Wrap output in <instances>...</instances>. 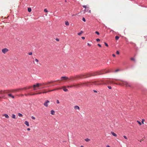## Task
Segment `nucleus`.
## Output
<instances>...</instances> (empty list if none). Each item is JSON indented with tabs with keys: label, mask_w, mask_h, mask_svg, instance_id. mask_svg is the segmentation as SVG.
I'll return each mask as SVG.
<instances>
[{
	"label": "nucleus",
	"mask_w": 147,
	"mask_h": 147,
	"mask_svg": "<svg viewBox=\"0 0 147 147\" xmlns=\"http://www.w3.org/2000/svg\"><path fill=\"white\" fill-rule=\"evenodd\" d=\"M102 74V73H101L100 72L96 71L89 74H85L83 75V76H85L86 77H87L91 76H95L97 75H100Z\"/></svg>",
	"instance_id": "1"
},
{
	"label": "nucleus",
	"mask_w": 147,
	"mask_h": 147,
	"mask_svg": "<svg viewBox=\"0 0 147 147\" xmlns=\"http://www.w3.org/2000/svg\"><path fill=\"white\" fill-rule=\"evenodd\" d=\"M92 84H91V83L89 82H86L85 83H84L83 84L81 83L80 84H76L74 86L78 88L79 87L81 86H89L90 85Z\"/></svg>",
	"instance_id": "2"
},
{
	"label": "nucleus",
	"mask_w": 147,
	"mask_h": 147,
	"mask_svg": "<svg viewBox=\"0 0 147 147\" xmlns=\"http://www.w3.org/2000/svg\"><path fill=\"white\" fill-rule=\"evenodd\" d=\"M42 84H41V83H36V84H34V85H33V86L34 88V90H36V89L35 88V87H38L39 86H41Z\"/></svg>",
	"instance_id": "3"
},
{
	"label": "nucleus",
	"mask_w": 147,
	"mask_h": 147,
	"mask_svg": "<svg viewBox=\"0 0 147 147\" xmlns=\"http://www.w3.org/2000/svg\"><path fill=\"white\" fill-rule=\"evenodd\" d=\"M123 85H125L126 86H130L128 83L125 81H123Z\"/></svg>",
	"instance_id": "4"
},
{
	"label": "nucleus",
	"mask_w": 147,
	"mask_h": 147,
	"mask_svg": "<svg viewBox=\"0 0 147 147\" xmlns=\"http://www.w3.org/2000/svg\"><path fill=\"white\" fill-rule=\"evenodd\" d=\"M49 102V101L48 100H46L44 103V105L45 106L47 107L48 106V103Z\"/></svg>",
	"instance_id": "5"
},
{
	"label": "nucleus",
	"mask_w": 147,
	"mask_h": 147,
	"mask_svg": "<svg viewBox=\"0 0 147 147\" xmlns=\"http://www.w3.org/2000/svg\"><path fill=\"white\" fill-rule=\"evenodd\" d=\"M8 49L7 48H4L2 49V51L3 53L5 54L8 51Z\"/></svg>",
	"instance_id": "6"
},
{
	"label": "nucleus",
	"mask_w": 147,
	"mask_h": 147,
	"mask_svg": "<svg viewBox=\"0 0 147 147\" xmlns=\"http://www.w3.org/2000/svg\"><path fill=\"white\" fill-rule=\"evenodd\" d=\"M56 81H51L50 82H48L47 83H43V84H45V85H47L50 83H53V82H55Z\"/></svg>",
	"instance_id": "7"
},
{
	"label": "nucleus",
	"mask_w": 147,
	"mask_h": 147,
	"mask_svg": "<svg viewBox=\"0 0 147 147\" xmlns=\"http://www.w3.org/2000/svg\"><path fill=\"white\" fill-rule=\"evenodd\" d=\"M61 78L62 80H67L68 79V78L66 76H62Z\"/></svg>",
	"instance_id": "8"
},
{
	"label": "nucleus",
	"mask_w": 147,
	"mask_h": 147,
	"mask_svg": "<svg viewBox=\"0 0 147 147\" xmlns=\"http://www.w3.org/2000/svg\"><path fill=\"white\" fill-rule=\"evenodd\" d=\"M2 115L3 116H5V117L6 118H8L9 117V116L7 114H4Z\"/></svg>",
	"instance_id": "9"
},
{
	"label": "nucleus",
	"mask_w": 147,
	"mask_h": 147,
	"mask_svg": "<svg viewBox=\"0 0 147 147\" xmlns=\"http://www.w3.org/2000/svg\"><path fill=\"white\" fill-rule=\"evenodd\" d=\"M111 133L112 134V135L114 137H116L117 136V134L113 132H111Z\"/></svg>",
	"instance_id": "10"
},
{
	"label": "nucleus",
	"mask_w": 147,
	"mask_h": 147,
	"mask_svg": "<svg viewBox=\"0 0 147 147\" xmlns=\"http://www.w3.org/2000/svg\"><path fill=\"white\" fill-rule=\"evenodd\" d=\"M24 123L26 125H27V126H29V122L27 121H25V122H24Z\"/></svg>",
	"instance_id": "11"
},
{
	"label": "nucleus",
	"mask_w": 147,
	"mask_h": 147,
	"mask_svg": "<svg viewBox=\"0 0 147 147\" xmlns=\"http://www.w3.org/2000/svg\"><path fill=\"white\" fill-rule=\"evenodd\" d=\"M74 109L76 110H77V109L79 110L80 109V107L76 105V106H74Z\"/></svg>",
	"instance_id": "12"
},
{
	"label": "nucleus",
	"mask_w": 147,
	"mask_h": 147,
	"mask_svg": "<svg viewBox=\"0 0 147 147\" xmlns=\"http://www.w3.org/2000/svg\"><path fill=\"white\" fill-rule=\"evenodd\" d=\"M55 111L54 110H52L51 111V114L52 115H54L55 114Z\"/></svg>",
	"instance_id": "13"
},
{
	"label": "nucleus",
	"mask_w": 147,
	"mask_h": 147,
	"mask_svg": "<svg viewBox=\"0 0 147 147\" xmlns=\"http://www.w3.org/2000/svg\"><path fill=\"white\" fill-rule=\"evenodd\" d=\"M31 87L29 86L27 87H25L23 88V89L24 90H26L27 89H29Z\"/></svg>",
	"instance_id": "14"
},
{
	"label": "nucleus",
	"mask_w": 147,
	"mask_h": 147,
	"mask_svg": "<svg viewBox=\"0 0 147 147\" xmlns=\"http://www.w3.org/2000/svg\"><path fill=\"white\" fill-rule=\"evenodd\" d=\"M8 95L9 96L11 97H12V98H14V96H13L12 94H8Z\"/></svg>",
	"instance_id": "15"
},
{
	"label": "nucleus",
	"mask_w": 147,
	"mask_h": 147,
	"mask_svg": "<svg viewBox=\"0 0 147 147\" xmlns=\"http://www.w3.org/2000/svg\"><path fill=\"white\" fill-rule=\"evenodd\" d=\"M88 10H89L88 12H89V13H90V10H89V8L88 7L86 8V11L85 12H84V13H85L86 11H88Z\"/></svg>",
	"instance_id": "16"
},
{
	"label": "nucleus",
	"mask_w": 147,
	"mask_h": 147,
	"mask_svg": "<svg viewBox=\"0 0 147 147\" xmlns=\"http://www.w3.org/2000/svg\"><path fill=\"white\" fill-rule=\"evenodd\" d=\"M65 24L66 25L68 26L69 25V23L67 21H66L65 22Z\"/></svg>",
	"instance_id": "17"
},
{
	"label": "nucleus",
	"mask_w": 147,
	"mask_h": 147,
	"mask_svg": "<svg viewBox=\"0 0 147 147\" xmlns=\"http://www.w3.org/2000/svg\"><path fill=\"white\" fill-rule=\"evenodd\" d=\"M83 33V31H81L80 32H79L78 33V35H80L82 33Z\"/></svg>",
	"instance_id": "18"
},
{
	"label": "nucleus",
	"mask_w": 147,
	"mask_h": 147,
	"mask_svg": "<svg viewBox=\"0 0 147 147\" xmlns=\"http://www.w3.org/2000/svg\"><path fill=\"white\" fill-rule=\"evenodd\" d=\"M83 7L85 8V10H84V12H85L86 11V6L85 5H84L83 6Z\"/></svg>",
	"instance_id": "19"
},
{
	"label": "nucleus",
	"mask_w": 147,
	"mask_h": 147,
	"mask_svg": "<svg viewBox=\"0 0 147 147\" xmlns=\"http://www.w3.org/2000/svg\"><path fill=\"white\" fill-rule=\"evenodd\" d=\"M119 38V37L117 36H116L115 37V39L116 40H117Z\"/></svg>",
	"instance_id": "20"
},
{
	"label": "nucleus",
	"mask_w": 147,
	"mask_h": 147,
	"mask_svg": "<svg viewBox=\"0 0 147 147\" xmlns=\"http://www.w3.org/2000/svg\"><path fill=\"white\" fill-rule=\"evenodd\" d=\"M18 116L20 117H22L23 116V115L21 113H19L18 114Z\"/></svg>",
	"instance_id": "21"
},
{
	"label": "nucleus",
	"mask_w": 147,
	"mask_h": 147,
	"mask_svg": "<svg viewBox=\"0 0 147 147\" xmlns=\"http://www.w3.org/2000/svg\"><path fill=\"white\" fill-rule=\"evenodd\" d=\"M31 10H32L31 8L30 7L28 8V10L29 12H30L31 11Z\"/></svg>",
	"instance_id": "22"
},
{
	"label": "nucleus",
	"mask_w": 147,
	"mask_h": 147,
	"mask_svg": "<svg viewBox=\"0 0 147 147\" xmlns=\"http://www.w3.org/2000/svg\"><path fill=\"white\" fill-rule=\"evenodd\" d=\"M16 115L14 114H13L12 115V117L13 119H16Z\"/></svg>",
	"instance_id": "23"
},
{
	"label": "nucleus",
	"mask_w": 147,
	"mask_h": 147,
	"mask_svg": "<svg viewBox=\"0 0 147 147\" xmlns=\"http://www.w3.org/2000/svg\"><path fill=\"white\" fill-rule=\"evenodd\" d=\"M63 90L65 92H67L68 91V90L65 88L63 89Z\"/></svg>",
	"instance_id": "24"
},
{
	"label": "nucleus",
	"mask_w": 147,
	"mask_h": 147,
	"mask_svg": "<svg viewBox=\"0 0 147 147\" xmlns=\"http://www.w3.org/2000/svg\"><path fill=\"white\" fill-rule=\"evenodd\" d=\"M137 122L138 123V124H139V125H142V123L141 122H140V121H139L138 120H137Z\"/></svg>",
	"instance_id": "25"
},
{
	"label": "nucleus",
	"mask_w": 147,
	"mask_h": 147,
	"mask_svg": "<svg viewBox=\"0 0 147 147\" xmlns=\"http://www.w3.org/2000/svg\"><path fill=\"white\" fill-rule=\"evenodd\" d=\"M85 140L86 142H88L90 141V139L89 138H87L85 139Z\"/></svg>",
	"instance_id": "26"
},
{
	"label": "nucleus",
	"mask_w": 147,
	"mask_h": 147,
	"mask_svg": "<svg viewBox=\"0 0 147 147\" xmlns=\"http://www.w3.org/2000/svg\"><path fill=\"white\" fill-rule=\"evenodd\" d=\"M95 33L98 35H99L100 34L99 33L98 31H96L95 32Z\"/></svg>",
	"instance_id": "27"
},
{
	"label": "nucleus",
	"mask_w": 147,
	"mask_h": 147,
	"mask_svg": "<svg viewBox=\"0 0 147 147\" xmlns=\"http://www.w3.org/2000/svg\"><path fill=\"white\" fill-rule=\"evenodd\" d=\"M44 11L45 12H47L48 10L47 9H44Z\"/></svg>",
	"instance_id": "28"
},
{
	"label": "nucleus",
	"mask_w": 147,
	"mask_h": 147,
	"mask_svg": "<svg viewBox=\"0 0 147 147\" xmlns=\"http://www.w3.org/2000/svg\"><path fill=\"white\" fill-rule=\"evenodd\" d=\"M82 21H84V22H86V19H85V18H84V17H83V18H82Z\"/></svg>",
	"instance_id": "29"
},
{
	"label": "nucleus",
	"mask_w": 147,
	"mask_h": 147,
	"mask_svg": "<svg viewBox=\"0 0 147 147\" xmlns=\"http://www.w3.org/2000/svg\"><path fill=\"white\" fill-rule=\"evenodd\" d=\"M104 44L106 46H107V47H108V44L106 42H105Z\"/></svg>",
	"instance_id": "30"
},
{
	"label": "nucleus",
	"mask_w": 147,
	"mask_h": 147,
	"mask_svg": "<svg viewBox=\"0 0 147 147\" xmlns=\"http://www.w3.org/2000/svg\"><path fill=\"white\" fill-rule=\"evenodd\" d=\"M144 119H142V123L143 124H144Z\"/></svg>",
	"instance_id": "31"
},
{
	"label": "nucleus",
	"mask_w": 147,
	"mask_h": 147,
	"mask_svg": "<svg viewBox=\"0 0 147 147\" xmlns=\"http://www.w3.org/2000/svg\"><path fill=\"white\" fill-rule=\"evenodd\" d=\"M123 137L125 139H127V137L125 136H123Z\"/></svg>",
	"instance_id": "32"
},
{
	"label": "nucleus",
	"mask_w": 147,
	"mask_h": 147,
	"mask_svg": "<svg viewBox=\"0 0 147 147\" xmlns=\"http://www.w3.org/2000/svg\"><path fill=\"white\" fill-rule=\"evenodd\" d=\"M100 39L99 38H97L96 39V41L98 42L100 41Z\"/></svg>",
	"instance_id": "33"
},
{
	"label": "nucleus",
	"mask_w": 147,
	"mask_h": 147,
	"mask_svg": "<svg viewBox=\"0 0 147 147\" xmlns=\"http://www.w3.org/2000/svg\"><path fill=\"white\" fill-rule=\"evenodd\" d=\"M31 117L32 119H35V118L33 116H32Z\"/></svg>",
	"instance_id": "34"
},
{
	"label": "nucleus",
	"mask_w": 147,
	"mask_h": 147,
	"mask_svg": "<svg viewBox=\"0 0 147 147\" xmlns=\"http://www.w3.org/2000/svg\"><path fill=\"white\" fill-rule=\"evenodd\" d=\"M129 43L131 44H133V45H136L135 43H134V42H129Z\"/></svg>",
	"instance_id": "35"
},
{
	"label": "nucleus",
	"mask_w": 147,
	"mask_h": 147,
	"mask_svg": "<svg viewBox=\"0 0 147 147\" xmlns=\"http://www.w3.org/2000/svg\"><path fill=\"white\" fill-rule=\"evenodd\" d=\"M116 53L117 54L119 55V52L118 51H116Z\"/></svg>",
	"instance_id": "36"
},
{
	"label": "nucleus",
	"mask_w": 147,
	"mask_h": 147,
	"mask_svg": "<svg viewBox=\"0 0 147 147\" xmlns=\"http://www.w3.org/2000/svg\"><path fill=\"white\" fill-rule=\"evenodd\" d=\"M131 59V60H132V61H135V59L134 58H132Z\"/></svg>",
	"instance_id": "37"
},
{
	"label": "nucleus",
	"mask_w": 147,
	"mask_h": 147,
	"mask_svg": "<svg viewBox=\"0 0 147 147\" xmlns=\"http://www.w3.org/2000/svg\"><path fill=\"white\" fill-rule=\"evenodd\" d=\"M108 88L110 89H111L112 88L111 87V86H108Z\"/></svg>",
	"instance_id": "38"
},
{
	"label": "nucleus",
	"mask_w": 147,
	"mask_h": 147,
	"mask_svg": "<svg viewBox=\"0 0 147 147\" xmlns=\"http://www.w3.org/2000/svg\"><path fill=\"white\" fill-rule=\"evenodd\" d=\"M28 54L29 55H31L32 54V52H30Z\"/></svg>",
	"instance_id": "39"
},
{
	"label": "nucleus",
	"mask_w": 147,
	"mask_h": 147,
	"mask_svg": "<svg viewBox=\"0 0 147 147\" xmlns=\"http://www.w3.org/2000/svg\"><path fill=\"white\" fill-rule=\"evenodd\" d=\"M97 45H98V46L99 47H101V45H100V44H98Z\"/></svg>",
	"instance_id": "40"
},
{
	"label": "nucleus",
	"mask_w": 147,
	"mask_h": 147,
	"mask_svg": "<svg viewBox=\"0 0 147 147\" xmlns=\"http://www.w3.org/2000/svg\"><path fill=\"white\" fill-rule=\"evenodd\" d=\"M35 61L37 62H38V60L37 59H35Z\"/></svg>",
	"instance_id": "41"
},
{
	"label": "nucleus",
	"mask_w": 147,
	"mask_h": 147,
	"mask_svg": "<svg viewBox=\"0 0 147 147\" xmlns=\"http://www.w3.org/2000/svg\"><path fill=\"white\" fill-rule=\"evenodd\" d=\"M57 104H59V100H57Z\"/></svg>",
	"instance_id": "42"
},
{
	"label": "nucleus",
	"mask_w": 147,
	"mask_h": 147,
	"mask_svg": "<svg viewBox=\"0 0 147 147\" xmlns=\"http://www.w3.org/2000/svg\"><path fill=\"white\" fill-rule=\"evenodd\" d=\"M119 69H117L115 71V72H117V71H119Z\"/></svg>",
	"instance_id": "43"
},
{
	"label": "nucleus",
	"mask_w": 147,
	"mask_h": 147,
	"mask_svg": "<svg viewBox=\"0 0 147 147\" xmlns=\"http://www.w3.org/2000/svg\"><path fill=\"white\" fill-rule=\"evenodd\" d=\"M93 92H95V93H97V91L96 90H93Z\"/></svg>",
	"instance_id": "44"
},
{
	"label": "nucleus",
	"mask_w": 147,
	"mask_h": 147,
	"mask_svg": "<svg viewBox=\"0 0 147 147\" xmlns=\"http://www.w3.org/2000/svg\"><path fill=\"white\" fill-rule=\"evenodd\" d=\"M93 84H95V85H97V83L96 82H94Z\"/></svg>",
	"instance_id": "45"
},
{
	"label": "nucleus",
	"mask_w": 147,
	"mask_h": 147,
	"mask_svg": "<svg viewBox=\"0 0 147 147\" xmlns=\"http://www.w3.org/2000/svg\"><path fill=\"white\" fill-rule=\"evenodd\" d=\"M81 38H82V39H83V40L84 39H85V37H84V36H82V37Z\"/></svg>",
	"instance_id": "46"
},
{
	"label": "nucleus",
	"mask_w": 147,
	"mask_h": 147,
	"mask_svg": "<svg viewBox=\"0 0 147 147\" xmlns=\"http://www.w3.org/2000/svg\"><path fill=\"white\" fill-rule=\"evenodd\" d=\"M87 45H88V46H91L90 44L89 43H87Z\"/></svg>",
	"instance_id": "47"
},
{
	"label": "nucleus",
	"mask_w": 147,
	"mask_h": 147,
	"mask_svg": "<svg viewBox=\"0 0 147 147\" xmlns=\"http://www.w3.org/2000/svg\"><path fill=\"white\" fill-rule=\"evenodd\" d=\"M35 94H29L28 95H34Z\"/></svg>",
	"instance_id": "48"
},
{
	"label": "nucleus",
	"mask_w": 147,
	"mask_h": 147,
	"mask_svg": "<svg viewBox=\"0 0 147 147\" xmlns=\"http://www.w3.org/2000/svg\"><path fill=\"white\" fill-rule=\"evenodd\" d=\"M56 40L57 41H59V39H58V38H56Z\"/></svg>",
	"instance_id": "49"
},
{
	"label": "nucleus",
	"mask_w": 147,
	"mask_h": 147,
	"mask_svg": "<svg viewBox=\"0 0 147 147\" xmlns=\"http://www.w3.org/2000/svg\"><path fill=\"white\" fill-rule=\"evenodd\" d=\"M30 128H28L27 129V130L28 131H30Z\"/></svg>",
	"instance_id": "50"
},
{
	"label": "nucleus",
	"mask_w": 147,
	"mask_h": 147,
	"mask_svg": "<svg viewBox=\"0 0 147 147\" xmlns=\"http://www.w3.org/2000/svg\"><path fill=\"white\" fill-rule=\"evenodd\" d=\"M112 56H113V57H115V54H113L112 55Z\"/></svg>",
	"instance_id": "51"
},
{
	"label": "nucleus",
	"mask_w": 147,
	"mask_h": 147,
	"mask_svg": "<svg viewBox=\"0 0 147 147\" xmlns=\"http://www.w3.org/2000/svg\"><path fill=\"white\" fill-rule=\"evenodd\" d=\"M42 93V92H39L37 93V94H40Z\"/></svg>",
	"instance_id": "52"
},
{
	"label": "nucleus",
	"mask_w": 147,
	"mask_h": 147,
	"mask_svg": "<svg viewBox=\"0 0 147 147\" xmlns=\"http://www.w3.org/2000/svg\"><path fill=\"white\" fill-rule=\"evenodd\" d=\"M107 147H110L109 145H107Z\"/></svg>",
	"instance_id": "53"
},
{
	"label": "nucleus",
	"mask_w": 147,
	"mask_h": 147,
	"mask_svg": "<svg viewBox=\"0 0 147 147\" xmlns=\"http://www.w3.org/2000/svg\"><path fill=\"white\" fill-rule=\"evenodd\" d=\"M75 16V15H74V14H73V15H72V16Z\"/></svg>",
	"instance_id": "54"
},
{
	"label": "nucleus",
	"mask_w": 147,
	"mask_h": 147,
	"mask_svg": "<svg viewBox=\"0 0 147 147\" xmlns=\"http://www.w3.org/2000/svg\"><path fill=\"white\" fill-rule=\"evenodd\" d=\"M80 147H83V146H81Z\"/></svg>",
	"instance_id": "55"
},
{
	"label": "nucleus",
	"mask_w": 147,
	"mask_h": 147,
	"mask_svg": "<svg viewBox=\"0 0 147 147\" xmlns=\"http://www.w3.org/2000/svg\"><path fill=\"white\" fill-rule=\"evenodd\" d=\"M47 92H43L42 93H46Z\"/></svg>",
	"instance_id": "56"
},
{
	"label": "nucleus",
	"mask_w": 147,
	"mask_h": 147,
	"mask_svg": "<svg viewBox=\"0 0 147 147\" xmlns=\"http://www.w3.org/2000/svg\"><path fill=\"white\" fill-rule=\"evenodd\" d=\"M65 1L66 2H67V1L66 0H65Z\"/></svg>",
	"instance_id": "57"
},
{
	"label": "nucleus",
	"mask_w": 147,
	"mask_h": 147,
	"mask_svg": "<svg viewBox=\"0 0 147 147\" xmlns=\"http://www.w3.org/2000/svg\"><path fill=\"white\" fill-rule=\"evenodd\" d=\"M43 88H44V87H43V88H39V89Z\"/></svg>",
	"instance_id": "58"
},
{
	"label": "nucleus",
	"mask_w": 147,
	"mask_h": 147,
	"mask_svg": "<svg viewBox=\"0 0 147 147\" xmlns=\"http://www.w3.org/2000/svg\"><path fill=\"white\" fill-rule=\"evenodd\" d=\"M111 31H113V30H111Z\"/></svg>",
	"instance_id": "59"
}]
</instances>
